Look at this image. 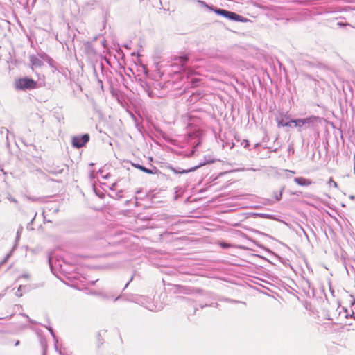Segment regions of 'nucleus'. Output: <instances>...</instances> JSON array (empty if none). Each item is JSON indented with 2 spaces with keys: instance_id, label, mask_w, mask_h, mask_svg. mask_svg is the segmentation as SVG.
I'll return each mask as SVG.
<instances>
[{
  "instance_id": "obj_6",
  "label": "nucleus",
  "mask_w": 355,
  "mask_h": 355,
  "mask_svg": "<svg viewBox=\"0 0 355 355\" xmlns=\"http://www.w3.org/2000/svg\"><path fill=\"white\" fill-rule=\"evenodd\" d=\"M188 60H189V58L187 55L178 56V57H175L174 58V61H175L174 64H177V65H180L181 69L182 71L187 72L188 74L189 73L191 74L192 73L191 70L189 69H187L185 67V65L188 62Z\"/></svg>"
},
{
  "instance_id": "obj_26",
  "label": "nucleus",
  "mask_w": 355,
  "mask_h": 355,
  "mask_svg": "<svg viewBox=\"0 0 355 355\" xmlns=\"http://www.w3.org/2000/svg\"><path fill=\"white\" fill-rule=\"evenodd\" d=\"M98 84L101 87V88L103 89V84L102 80H98Z\"/></svg>"
},
{
  "instance_id": "obj_5",
  "label": "nucleus",
  "mask_w": 355,
  "mask_h": 355,
  "mask_svg": "<svg viewBox=\"0 0 355 355\" xmlns=\"http://www.w3.org/2000/svg\"><path fill=\"white\" fill-rule=\"evenodd\" d=\"M89 134L75 136L72 139V145L76 148H82L89 141Z\"/></svg>"
},
{
  "instance_id": "obj_40",
  "label": "nucleus",
  "mask_w": 355,
  "mask_h": 355,
  "mask_svg": "<svg viewBox=\"0 0 355 355\" xmlns=\"http://www.w3.org/2000/svg\"><path fill=\"white\" fill-rule=\"evenodd\" d=\"M117 196H118V197H119V198H121V193H119V194L117 193Z\"/></svg>"
},
{
  "instance_id": "obj_34",
  "label": "nucleus",
  "mask_w": 355,
  "mask_h": 355,
  "mask_svg": "<svg viewBox=\"0 0 355 355\" xmlns=\"http://www.w3.org/2000/svg\"><path fill=\"white\" fill-rule=\"evenodd\" d=\"M49 331H50L51 335L55 338V334H54V332H53V329L51 328H50Z\"/></svg>"
},
{
  "instance_id": "obj_30",
  "label": "nucleus",
  "mask_w": 355,
  "mask_h": 355,
  "mask_svg": "<svg viewBox=\"0 0 355 355\" xmlns=\"http://www.w3.org/2000/svg\"><path fill=\"white\" fill-rule=\"evenodd\" d=\"M8 199L13 202H17V200L11 196L8 197Z\"/></svg>"
},
{
  "instance_id": "obj_9",
  "label": "nucleus",
  "mask_w": 355,
  "mask_h": 355,
  "mask_svg": "<svg viewBox=\"0 0 355 355\" xmlns=\"http://www.w3.org/2000/svg\"><path fill=\"white\" fill-rule=\"evenodd\" d=\"M200 291V290L196 288H191L189 286H178V291L177 292L179 293H184V294H191L196 292Z\"/></svg>"
},
{
  "instance_id": "obj_17",
  "label": "nucleus",
  "mask_w": 355,
  "mask_h": 355,
  "mask_svg": "<svg viewBox=\"0 0 355 355\" xmlns=\"http://www.w3.org/2000/svg\"><path fill=\"white\" fill-rule=\"evenodd\" d=\"M328 184H329V187H331V186H333L334 187H338L337 183L334 180H333L332 178L329 179V180L328 182Z\"/></svg>"
},
{
  "instance_id": "obj_14",
  "label": "nucleus",
  "mask_w": 355,
  "mask_h": 355,
  "mask_svg": "<svg viewBox=\"0 0 355 355\" xmlns=\"http://www.w3.org/2000/svg\"><path fill=\"white\" fill-rule=\"evenodd\" d=\"M46 62H48L50 67L56 69L57 63L51 57L48 59Z\"/></svg>"
},
{
  "instance_id": "obj_7",
  "label": "nucleus",
  "mask_w": 355,
  "mask_h": 355,
  "mask_svg": "<svg viewBox=\"0 0 355 355\" xmlns=\"http://www.w3.org/2000/svg\"><path fill=\"white\" fill-rule=\"evenodd\" d=\"M137 301L139 304H141L142 306H144L147 309L151 311H157V306L151 302V300L150 297H145V296H141L139 299H137Z\"/></svg>"
},
{
  "instance_id": "obj_2",
  "label": "nucleus",
  "mask_w": 355,
  "mask_h": 355,
  "mask_svg": "<svg viewBox=\"0 0 355 355\" xmlns=\"http://www.w3.org/2000/svg\"><path fill=\"white\" fill-rule=\"evenodd\" d=\"M14 85L17 90L33 89L37 87V83L31 78L25 77L16 80Z\"/></svg>"
},
{
  "instance_id": "obj_23",
  "label": "nucleus",
  "mask_w": 355,
  "mask_h": 355,
  "mask_svg": "<svg viewBox=\"0 0 355 355\" xmlns=\"http://www.w3.org/2000/svg\"><path fill=\"white\" fill-rule=\"evenodd\" d=\"M220 245H221V247H223V248H229V247L230 246V244H228V243H220Z\"/></svg>"
},
{
  "instance_id": "obj_12",
  "label": "nucleus",
  "mask_w": 355,
  "mask_h": 355,
  "mask_svg": "<svg viewBox=\"0 0 355 355\" xmlns=\"http://www.w3.org/2000/svg\"><path fill=\"white\" fill-rule=\"evenodd\" d=\"M290 123H291V121L285 122L283 119H281V120L277 119V125L279 127L289 126V125H291Z\"/></svg>"
},
{
  "instance_id": "obj_42",
  "label": "nucleus",
  "mask_w": 355,
  "mask_h": 355,
  "mask_svg": "<svg viewBox=\"0 0 355 355\" xmlns=\"http://www.w3.org/2000/svg\"><path fill=\"white\" fill-rule=\"evenodd\" d=\"M120 297H121L120 296L117 297L115 299V301H116V300H119Z\"/></svg>"
},
{
  "instance_id": "obj_21",
  "label": "nucleus",
  "mask_w": 355,
  "mask_h": 355,
  "mask_svg": "<svg viewBox=\"0 0 355 355\" xmlns=\"http://www.w3.org/2000/svg\"><path fill=\"white\" fill-rule=\"evenodd\" d=\"M242 145L243 146L244 148H247L250 146V144L248 140H243L242 142Z\"/></svg>"
},
{
  "instance_id": "obj_11",
  "label": "nucleus",
  "mask_w": 355,
  "mask_h": 355,
  "mask_svg": "<svg viewBox=\"0 0 355 355\" xmlns=\"http://www.w3.org/2000/svg\"><path fill=\"white\" fill-rule=\"evenodd\" d=\"M295 182H296L298 185L307 187L312 184V181L309 179L303 178V177H297L294 178Z\"/></svg>"
},
{
  "instance_id": "obj_33",
  "label": "nucleus",
  "mask_w": 355,
  "mask_h": 355,
  "mask_svg": "<svg viewBox=\"0 0 355 355\" xmlns=\"http://www.w3.org/2000/svg\"><path fill=\"white\" fill-rule=\"evenodd\" d=\"M8 257H9V254H8V255L5 257V259H3V261H2V263H3L6 262L7 259H8Z\"/></svg>"
},
{
  "instance_id": "obj_35",
  "label": "nucleus",
  "mask_w": 355,
  "mask_h": 355,
  "mask_svg": "<svg viewBox=\"0 0 355 355\" xmlns=\"http://www.w3.org/2000/svg\"><path fill=\"white\" fill-rule=\"evenodd\" d=\"M132 277H131L130 280V281H129V282L125 284V287H124V289H125V288H127V287H128V284H129L130 282V281H132Z\"/></svg>"
},
{
  "instance_id": "obj_8",
  "label": "nucleus",
  "mask_w": 355,
  "mask_h": 355,
  "mask_svg": "<svg viewBox=\"0 0 355 355\" xmlns=\"http://www.w3.org/2000/svg\"><path fill=\"white\" fill-rule=\"evenodd\" d=\"M132 165L135 168H138L148 174H156L159 172L158 169L155 166H152V168H147L140 165L139 164L132 163Z\"/></svg>"
},
{
  "instance_id": "obj_36",
  "label": "nucleus",
  "mask_w": 355,
  "mask_h": 355,
  "mask_svg": "<svg viewBox=\"0 0 355 355\" xmlns=\"http://www.w3.org/2000/svg\"><path fill=\"white\" fill-rule=\"evenodd\" d=\"M260 146V144L259 143H257L255 145H254V148H257L258 146Z\"/></svg>"
},
{
  "instance_id": "obj_39",
  "label": "nucleus",
  "mask_w": 355,
  "mask_h": 355,
  "mask_svg": "<svg viewBox=\"0 0 355 355\" xmlns=\"http://www.w3.org/2000/svg\"><path fill=\"white\" fill-rule=\"evenodd\" d=\"M234 147V144H232V145L230 146V148H232Z\"/></svg>"
},
{
  "instance_id": "obj_28",
  "label": "nucleus",
  "mask_w": 355,
  "mask_h": 355,
  "mask_svg": "<svg viewBox=\"0 0 355 355\" xmlns=\"http://www.w3.org/2000/svg\"><path fill=\"white\" fill-rule=\"evenodd\" d=\"M337 25H338V26H340V27H342V26H347V25H348V24H343V23L338 22V23L337 24Z\"/></svg>"
},
{
  "instance_id": "obj_24",
  "label": "nucleus",
  "mask_w": 355,
  "mask_h": 355,
  "mask_svg": "<svg viewBox=\"0 0 355 355\" xmlns=\"http://www.w3.org/2000/svg\"><path fill=\"white\" fill-rule=\"evenodd\" d=\"M329 291L331 292V295H332L333 296H334V289H333V288H332V286H331V282H329Z\"/></svg>"
},
{
  "instance_id": "obj_41",
  "label": "nucleus",
  "mask_w": 355,
  "mask_h": 355,
  "mask_svg": "<svg viewBox=\"0 0 355 355\" xmlns=\"http://www.w3.org/2000/svg\"><path fill=\"white\" fill-rule=\"evenodd\" d=\"M117 196H118V197H119V198H121V193H119V194L117 193Z\"/></svg>"
},
{
  "instance_id": "obj_32",
  "label": "nucleus",
  "mask_w": 355,
  "mask_h": 355,
  "mask_svg": "<svg viewBox=\"0 0 355 355\" xmlns=\"http://www.w3.org/2000/svg\"><path fill=\"white\" fill-rule=\"evenodd\" d=\"M8 257H9V254H8V255L5 257V259H3V261H2V263H3L6 262L7 259H8Z\"/></svg>"
},
{
  "instance_id": "obj_15",
  "label": "nucleus",
  "mask_w": 355,
  "mask_h": 355,
  "mask_svg": "<svg viewBox=\"0 0 355 355\" xmlns=\"http://www.w3.org/2000/svg\"><path fill=\"white\" fill-rule=\"evenodd\" d=\"M25 288V286H19V287L18 288V290L17 291V295L19 296V297H21L22 296V290Z\"/></svg>"
},
{
  "instance_id": "obj_22",
  "label": "nucleus",
  "mask_w": 355,
  "mask_h": 355,
  "mask_svg": "<svg viewBox=\"0 0 355 355\" xmlns=\"http://www.w3.org/2000/svg\"><path fill=\"white\" fill-rule=\"evenodd\" d=\"M263 148H267V149H268L270 151L275 152V153L277 152V150H278V148H270V147H266H266H263Z\"/></svg>"
},
{
  "instance_id": "obj_1",
  "label": "nucleus",
  "mask_w": 355,
  "mask_h": 355,
  "mask_svg": "<svg viewBox=\"0 0 355 355\" xmlns=\"http://www.w3.org/2000/svg\"><path fill=\"white\" fill-rule=\"evenodd\" d=\"M322 121V118L316 116H310L304 119H291V123H294L295 127L299 128L301 131L302 128H313L315 129L318 127V125Z\"/></svg>"
},
{
  "instance_id": "obj_20",
  "label": "nucleus",
  "mask_w": 355,
  "mask_h": 355,
  "mask_svg": "<svg viewBox=\"0 0 355 355\" xmlns=\"http://www.w3.org/2000/svg\"><path fill=\"white\" fill-rule=\"evenodd\" d=\"M1 134L6 133V135H8V130L6 128H2L1 130ZM6 139H8V135H6Z\"/></svg>"
},
{
  "instance_id": "obj_10",
  "label": "nucleus",
  "mask_w": 355,
  "mask_h": 355,
  "mask_svg": "<svg viewBox=\"0 0 355 355\" xmlns=\"http://www.w3.org/2000/svg\"><path fill=\"white\" fill-rule=\"evenodd\" d=\"M29 60L33 70L34 67H40L43 65V61L35 55H31Z\"/></svg>"
},
{
  "instance_id": "obj_43",
  "label": "nucleus",
  "mask_w": 355,
  "mask_h": 355,
  "mask_svg": "<svg viewBox=\"0 0 355 355\" xmlns=\"http://www.w3.org/2000/svg\"><path fill=\"white\" fill-rule=\"evenodd\" d=\"M1 318H1V317H0V319H1Z\"/></svg>"
},
{
  "instance_id": "obj_16",
  "label": "nucleus",
  "mask_w": 355,
  "mask_h": 355,
  "mask_svg": "<svg viewBox=\"0 0 355 355\" xmlns=\"http://www.w3.org/2000/svg\"><path fill=\"white\" fill-rule=\"evenodd\" d=\"M198 81H199V80L197 78H191V81H190L191 86L192 87L197 86Z\"/></svg>"
},
{
  "instance_id": "obj_27",
  "label": "nucleus",
  "mask_w": 355,
  "mask_h": 355,
  "mask_svg": "<svg viewBox=\"0 0 355 355\" xmlns=\"http://www.w3.org/2000/svg\"><path fill=\"white\" fill-rule=\"evenodd\" d=\"M269 140V137L268 135H265V137L263 138V141L266 142Z\"/></svg>"
},
{
  "instance_id": "obj_29",
  "label": "nucleus",
  "mask_w": 355,
  "mask_h": 355,
  "mask_svg": "<svg viewBox=\"0 0 355 355\" xmlns=\"http://www.w3.org/2000/svg\"><path fill=\"white\" fill-rule=\"evenodd\" d=\"M21 277L22 278H25V279H28L29 278V275L28 274H24L21 276Z\"/></svg>"
},
{
  "instance_id": "obj_18",
  "label": "nucleus",
  "mask_w": 355,
  "mask_h": 355,
  "mask_svg": "<svg viewBox=\"0 0 355 355\" xmlns=\"http://www.w3.org/2000/svg\"><path fill=\"white\" fill-rule=\"evenodd\" d=\"M22 231H23V227H19L17 229V240L19 239V238L21 236V234L22 233Z\"/></svg>"
},
{
  "instance_id": "obj_37",
  "label": "nucleus",
  "mask_w": 355,
  "mask_h": 355,
  "mask_svg": "<svg viewBox=\"0 0 355 355\" xmlns=\"http://www.w3.org/2000/svg\"><path fill=\"white\" fill-rule=\"evenodd\" d=\"M248 171H255L256 169L251 168L248 169Z\"/></svg>"
},
{
  "instance_id": "obj_3",
  "label": "nucleus",
  "mask_w": 355,
  "mask_h": 355,
  "mask_svg": "<svg viewBox=\"0 0 355 355\" xmlns=\"http://www.w3.org/2000/svg\"><path fill=\"white\" fill-rule=\"evenodd\" d=\"M215 12L219 15L223 16L232 21H243V17L237 15L235 12L228 11L224 9L217 8L215 10Z\"/></svg>"
},
{
  "instance_id": "obj_44",
  "label": "nucleus",
  "mask_w": 355,
  "mask_h": 355,
  "mask_svg": "<svg viewBox=\"0 0 355 355\" xmlns=\"http://www.w3.org/2000/svg\"><path fill=\"white\" fill-rule=\"evenodd\" d=\"M354 318H355V316H354Z\"/></svg>"
},
{
  "instance_id": "obj_19",
  "label": "nucleus",
  "mask_w": 355,
  "mask_h": 355,
  "mask_svg": "<svg viewBox=\"0 0 355 355\" xmlns=\"http://www.w3.org/2000/svg\"><path fill=\"white\" fill-rule=\"evenodd\" d=\"M283 190L284 188L282 189L279 193H275V197L277 200H279L281 199Z\"/></svg>"
},
{
  "instance_id": "obj_13",
  "label": "nucleus",
  "mask_w": 355,
  "mask_h": 355,
  "mask_svg": "<svg viewBox=\"0 0 355 355\" xmlns=\"http://www.w3.org/2000/svg\"><path fill=\"white\" fill-rule=\"evenodd\" d=\"M38 57L43 61H47L48 59L50 58V56H49L46 53H38Z\"/></svg>"
},
{
  "instance_id": "obj_31",
  "label": "nucleus",
  "mask_w": 355,
  "mask_h": 355,
  "mask_svg": "<svg viewBox=\"0 0 355 355\" xmlns=\"http://www.w3.org/2000/svg\"><path fill=\"white\" fill-rule=\"evenodd\" d=\"M8 257H9V254H8V255L5 257V259H3V261H2V263H3L6 262L7 259H8Z\"/></svg>"
},
{
  "instance_id": "obj_38",
  "label": "nucleus",
  "mask_w": 355,
  "mask_h": 355,
  "mask_svg": "<svg viewBox=\"0 0 355 355\" xmlns=\"http://www.w3.org/2000/svg\"><path fill=\"white\" fill-rule=\"evenodd\" d=\"M19 344V340H17V341L16 342V343H15V346H17Z\"/></svg>"
},
{
  "instance_id": "obj_25",
  "label": "nucleus",
  "mask_w": 355,
  "mask_h": 355,
  "mask_svg": "<svg viewBox=\"0 0 355 355\" xmlns=\"http://www.w3.org/2000/svg\"><path fill=\"white\" fill-rule=\"evenodd\" d=\"M288 152L289 153H292L293 154L294 153V148H293V146L292 145L289 146V147H288Z\"/></svg>"
},
{
  "instance_id": "obj_4",
  "label": "nucleus",
  "mask_w": 355,
  "mask_h": 355,
  "mask_svg": "<svg viewBox=\"0 0 355 355\" xmlns=\"http://www.w3.org/2000/svg\"><path fill=\"white\" fill-rule=\"evenodd\" d=\"M213 162H214V160L207 159L203 162L200 163L198 165L191 167L190 168L182 169L180 167L175 168V167L170 166L169 169L171 171H172L175 174H184V173H188L189 172H193V171H196V169H198V168L205 165L206 164H209V163H213Z\"/></svg>"
}]
</instances>
